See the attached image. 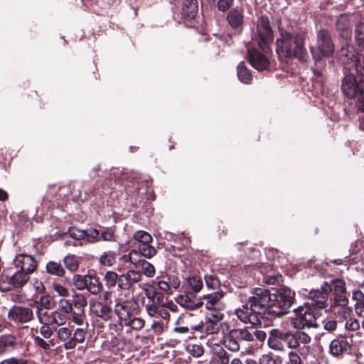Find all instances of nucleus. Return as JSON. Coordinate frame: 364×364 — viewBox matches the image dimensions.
<instances>
[{
  "mask_svg": "<svg viewBox=\"0 0 364 364\" xmlns=\"http://www.w3.org/2000/svg\"><path fill=\"white\" fill-rule=\"evenodd\" d=\"M279 37L277 39L276 44L279 58H296L301 63H306L309 59L305 47L306 32L282 27H279Z\"/></svg>",
  "mask_w": 364,
  "mask_h": 364,
  "instance_id": "obj_1",
  "label": "nucleus"
},
{
  "mask_svg": "<svg viewBox=\"0 0 364 364\" xmlns=\"http://www.w3.org/2000/svg\"><path fill=\"white\" fill-rule=\"evenodd\" d=\"M355 38L361 53L358 54L352 46L346 44L341 49V57L344 58L345 63H349V60L353 63L357 73L364 77V21L356 25Z\"/></svg>",
  "mask_w": 364,
  "mask_h": 364,
  "instance_id": "obj_2",
  "label": "nucleus"
},
{
  "mask_svg": "<svg viewBox=\"0 0 364 364\" xmlns=\"http://www.w3.org/2000/svg\"><path fill=\"white\" fill-rule=\"evenodd\" d=\"M294 294L287 287H282L271 294L270 314L276 316L285 314L294 303Z\"/></svg>",
  "mask_w": 364,
  "mask_h": 364,
  "instance_id": "obj_3",
  "label": "nucleus"
},
{
  "mask_svg": "<svg viewBox=\"0 0 364 364\" xmlns=\"http://www.w3.org/2000/svg\"><path fill=\"white\" fill-rule=\"evenodd\" d=\"M31 274L11 266L6 274L0 277V290L7 291L14 288L22 287L28 282Z\"/></svg>",
  "mask_w": 364,
  "mask_h": 364,
  "instance_id": "obj_4",
  "label": "nucleus"
},
{
  "mask_svg": "<svg viewBox=\"0 0 364 364\" xmlns=\"http://www.w3.org/2000/svg\"><path fill=\"white\" fill-rule=\"evenodd\" d=\"M309 49L314 60H321L323 57H328L334 52V45L331 35L327 30L321 29L317 33L316 46H310Z\"/></svg>",
  "mask_w": 364,
  "mask_h": 364,
  "instance_id": "obj_5",
  "label": "nucleus"
},
{
  "mask_svg": "<svg viewBox=\"0 0 364 364\" xmlns=\"http://www.w3.org/2000/svg\"><path fill=\"white\" fill-rule=\"evenodd\" d=\"M252 38L261 50H267L268 44L273 41V32L268 17L263 16L258 19L256 28L252 29Z\"/></svg>",
  "mask_w": 364,
  "mask_h": 364,
  "instance_id": "obj_6",
  "label": "nucleus"
},
{
  "mask_svg": "<svg viewBox=\"0 0 364 364\" xmlns=\"http://www.w3.org/2000/svg\"><path fill=\"white\" fill-rule=\"evenodd\" d=\"M260 316L266 312L270 314L271 293L262 288H256L248 298L247 302Z\"/></svg>",
  "mask_w": 364,
  "mask_h": 364,
  "instance_id": "obj_7",
  "label": "nucleus"
},
{
  "mask_svg": "<svg viewBox=\"0 0 364 364\" xmlns=\"http://www.w3.org/2000/svg\"><path fill=\"white\" fill-rule=\"evenodd\" d=\"M341 90L348 98L356 100V102L364 96V82L358 80L353 74L346 75L343 79Z\"/></svg>",
  "mask_w": 364,
  "mask_h": 364,
  "instance_id": "obj_8",
  "label": "nucleus"
},
{
  "mask_svg": "<svg viewBox=\"0 0 364 364\" xmlns=\"http://www.w3.org/2000/svg\"><path fill=\"white\" fill-rule=\"evenodd\" d=\"M151 242V235L146 231L138 230L133 235V244L137 247L136 250L144 257L149 259L156 254L155 247L150 245Z\"/></svg>",
  "mask_w": 364,
  "mask_h": 364,
  "instance_id": "obj_9",
  "label": "nucleus"
},
{
  "mask_svg": "<svg viewBox=\"0 0 364 364\" xmlns=\"http://www.w3.org/2000/svg\"><path fill=\"white\" fill-rule=\"evenodd\" d=\"M279 337L289 348H297L301 344H308L311 342V338L308 333L303 331H296V332L284 331L280 330V333H277Z\"/></svg>",
  "mask_w": 364,
  "mask_h": 364,
  "instance_id": "obj_10",
  "label": "nucleus"
},
{
  "mask_svg": "<svg viewBox=\"0 0 364 364\" xmlns=\"http://www.w3.org/2000/svg\"><path fill=\"white\" fill-rule=\"evenodd\" d=\"M332 291V286L324 282L320 289L311 290L309 293V298L311 301V305L315 308L324 309L329 306L328 297Z\"/></svg>",
  "mask_w": 364,
  "mask_h": 364,
  "instance_id": "obj_11",
  "label": "nucleus"
},
{
  "mask_svg": "<svg viewBox=\"0 0 364 364\" xmlns=\"http://www.w3.org/2000/svg\"><path fill=\"white\" fill-rule=\"evenodd\" d=\"M226 293L222 290L203 295L202 301L207 310L214 314H223L222 311L226 308V303L224 298Z\"/></svg>",
  "mask_w": 364,
  "mask_h": 364,
  "instance_id": "obj_12",
  "label": "nucleus"
},
{
  "mask_svg": "<svg viewBox=\"0 0 364 364\" xmlns=\"http://www.w3.org/2000/svg\"><path fill=\"white\" fill-rule=\"evenodd\" d=\"M70 302L73 311L70 320L75 324L82 326L86 317L87 299L82 294H75L73 296Z\"/></svg>",
  "mask_w": 364,
  "mask_h": 364,
  "instance_id": "obj_13",
  "label": "nucleus"
},
{
  "mask_svg": "<svg viewBox=\"0 0 364 364\" xmlns=\"http://www.w3.org/2000/svg\"><path fill=\"white\" fill-rule=\"evenodd\" d=\"M37 318L41 324L39 328L40 334L46 339L50 338L53 335L54 331L55 332V329L58 327L64 326L60 321H56L48 313L38 312Z\"/></svg>",
  "mask_w": 364,
  "mask_h": 364,
  "instance_id": "obj_14",
  "label": "nucleus"
},
{
  "mask_svg": "<svg viewBox=\"0 0 364 364\" xmlns=\"http://www.w3.org/2000/svg\"><path fill=\"white\" fill-rule=\"evenodd\" d=\"M262 50V52L255 48H247L248 60L251 65L257 70H266L269 66V60L266 55L269 51V47L267 46L265 52Z\"/></svg>",
  "mask_w": 364,
  "mask_h": 364,
  "instance_id": "obj_15",
  "label": "nucleus"
},
{
  "mask_svg": "<svg viewBox=\"0 0 364 364\" xmlns=\"http://www.w3.org/2000/svg\"><path fill=\"white\" fill-rule=\"evenodd\" d=\"M235 313L237 318L244 323H250L252 326L261 323L262 316L256 312L248 303L237 309Z\"/></svg>",
  "mask_w": 364,
  "mask_h": 364,
  "instance_id": "obj_16",
  "label": "nucleus"
},
{
  "mask_svg": "<svg viewBox=\"0 0 364 364\" xmlns=\"http://www.w3.org/2000/svg\"><path fill=\"white\" fill-rule=\"evenodd\" d=\"M11 266L18 269V270L32 274L36 270L38 262L36 259L30 255L19 254L13 259Z\"/></svg>",
  "mask_w": 364,
  "mask_h": 364,
  "instance_id": "obj_17",
  "label": "nucleus"
},
{
  "mask_svg": "<svg viewBox=\"0 0 364 364\" xmlns=\"http://www.w3.org/2000/svg\"><path fill=\"white\" fill-rule=\"evenodd\" d=\"M72 306L70 300L61 299L59 300L58 307L55 311L48 313L56 321L65 325L67 321L72 317Z\"/></svg>",
  "mask_w": 364,
  "mask_h": 364,
  "instance_id": "obj_18",
  "label": "nucleus"
},
{
  "mask_svg": "<svg viewBox=\"0 0 364 364\" xmlns=\"http://www.w3.org/2000/svg\"><path fill=\"white\" fill-rule=\"evenodd\" d=\"M134 304L132 300H116L114 311L121 322L124 323L134 314Z\"/></svg>",
  "mask_w": 364,
  "mask_h": 364,
  "instance_id": "obj_19",
  "label": "nucleus"
},
{
  "mask_svg": "<svg viewBox=\"0 0 364 364\" xmlns=\"http://www.w3.org/2000/svg\"><path fill=\"white\" fill-rule=\"evenodd\" d=\"M8 316L16 323H27L33 318V312L28 307L14 306L8 312Z\"/></svg>",
  "mask_w": 364,
  "mask_h": 364,
  "instance_id": "obj_20",
  "label": "nucleus"
},
{
  "mask_svg": "<svg viewBox=\"0 0 364 364\" xmlns=\"http://www.w3.org/2000/svg\"><path fill=\"white\" fill-rule=\"evenodd\" d=\"M142 274L139 271L128 270L119 275V289L129 290L134 284L141 282Z\"/></svg>",
  "mask_w": 364,
  "mask_h": 364,
  "instance_id": "obj_21",
  "label": "nucleus"
},
{
  "mask_svg": "<svg viewBox=\"0 0 364 364\" xmlns=\"http://www.w3.org/2000/svg\"><path fill=\"white\" fill-rule=\"evenodd\" d=\"M175 300L178 305L188 310L198 309L203 305L202 300L196 299V295L190 292L178 295Z\"/></svg>",
  "mask_w": 364,
  "mask_h": 364,
  "instance_id": "obj_22",
  "label": "nucleus"
},
{
  "mask_svg": "<svg viewBox=\"0 0 364 364\" xmlns=\"http://www.w3.org/2000/svg\"><path fill=\"white\" fill-rule=\"evenodd\" d=\"M223 314L210 313L204 322L203 331L207 334L218 333L222 326Z\"/></svg>",
  "mask_w": 364,
  "mask_h": 364,
  "instance_id": "obj_23",
  "label": "nucleus"
},
{
  "mask_svg": "<svg viewBox=\"0 0 364 364\" xmlns=\"http://www.w3.org/2000/svg\"><path fill=\"white\" fill-rule=\"evenodd\" d=\"M294 313L296 316L302 317L303 322L306 327L316 328L318 326L316 318L311 311L308 303L294 309Z\"/></svg>",
  "mask_w": 364,
  "mask_h": 364,
  "instance_id": "obj_24",
  "label": "nucleus"
},
{
  "mask_svg": "<svg viewBox=\"0 0 364 364\" xmlns=\"http://www.w3.org/2000/svg\"><path fill=\"white\" fill-rule=\"evenodd\" d=\"M156 284L160 290L167 295H171L173 290L178 289L181 286V280L177 276L171 275L159 280Z\"/></svg>",
  "mask_w": 364,
  "mask_h": 364,
  "instance_id": "obj_25",
  "label": "nucleus"
},
{
  "mask_svg": "<svg viewBox=\"0 0 364 364\" xmlns=\"http://www.w3.org/2000/svg\"><path fill=\"white\" fill-rule=\"evenodd\" d=\"M349 348L350 345L346 339L335 338L329 343L328 352L332 356L339 358Z\"/></svg>",
  "mask_w": 364,
  "mask_h": 364,
  "instance_id": "obj_26",
  "label": "nucleus"
},
{
  "mask_svg": "<svg viewBox=\"0 0 364 364\" xmlns=\"http://www.w3.org/2000/svg\"><path fill=\"white\" fill-rule=\"evenodd\" d=\"M243 342L240 340V336L237 329H232L229 331L228 335L224 338L223 344L226 348L232 351L237 352L240 349L241 343Z\"/></svg>",
  "mask_w": 364,
  "mask_h": 364,
  "instance_id": "obj_27",
  "label": "nucleus"
},
{
  "mask_svg": "<svg viewBox=\"0 0 364 364\" xmlns=\"http://www.w3.org/2000/svg\"><path fill=\"white\" fill-rule=\"evenodd\" d=\"M55 333L58 339L63 343L65 350L73 349V331L70 328L63 326L60 328L58 327Z\"/></svg>",
  "mask_w": 364,
  "mask_h": 364,
  "instance_id": "obj_28",
  "label": "nucleus"
},
{
  "mask_svg": "<svg viewBox=\"0 0 364 364\" xmlns=\"http://www.w3.org/2000/svg\"><path fill=\"white\" fill-rule=\"evenodd\" d=\"M55 301L54 299L50 295H43L39 298V301H34V306L36 309V316H38V312L41 313H50L46 310H50L55 306Z\"/></svg>",
  "mask_w": 364,
  "mask_h": 364,
  "instance_id": "obj_29",
  "label": "nucleus"
},
{
  "mask_svg": "<svg viewBox=\"0 0 364 364\" xmlns=\"http://www.w3.org/2000/svg\"><path fill=\"white\" fill-rule=\"evenodd\" d=\"M328 311L338 319L339 322L346 321L352 313V309L348 305L329 307Z\"/></svg>",
  "mask_w": 364,
  "mask_h": 364,
  "instance_id": "obj_30",
  "label": "nucleus"
},
{
  "mask_svg": "<svg viewBox=\"0 0 364 364\" xmlns=\"http://www.w3.org/2000/svg\"><path fill=\"white\" fill-rule=\"evenodd\" d=\"M146 311L151 317L161 318L166 321L170 319L169 312L161 306H154V304H146Z\"/></svg>",
  "mask_w": 364,
  "mask_h": 364,
  "instance_id": "obj_31",
  "label": "nucleus"
},
{
  "mask_svg": "<svg viewBox=\"0 0 364 364\" xmlns=\"http://www.w3.org/2000/svg\"><path fill=\"white\" fill-rule=\"evenodd\" d=\"M227 21L232 28H240L244 21V16L242 11L237 9L231 10L227 16Z\"/></svg>",
  "mask_w": 364,
  "mask_h": 364,
  "instance_id": "obj_32",
  "label": "nucleus"
},
{
  "mask_svg": "<svg viewBox=\"0 0 364 364\" xmlns=\"http://www.w3.org/2000/svg\"><path fill=\"white\" fill-rule=\"evenodd\" d=\"M198 12V1L197 0H185L181 14L187 18H193Z\"/></svg>",
  "mask_w": 364,
  "mask_h": 364,
  "instance_id": "obj_33",
  "label": "nucleus"
},
{
  "mask_svg": "<svg viewBox=\"0 0 364 364\" xmlns=\"http://www.w3.org/2000/svg\"><path fill=\"white\" fill-rule=\"evenodd\" d=\"M277 333H280L279 329L273 328L270 331L267 343L269 347L273 350H282L284 349L283 342Z\"/></svg>",
  "mask_w": 364,
  "mask_h": 364,
  "instance_id": "obj_34",
  "label": "nucleus"
},
{
  "mask_svg": "<svg viewBox=\"0 0 364 364\" xmlns=\"http://www.w3.org/2000/svg\"><path fill=\"white\" fill-rule=\"evenodd\" d=\"M87 287L86 289L93 295L100 293L103 289V285L100 279L93 274H87Z\"/></svg>",
  "mask_w": 364,
  "mask_h": 364,
  "instance_id": "obj_35",
  "label": "nucleus"
},
{
  "mask_svg": "<svg viewBox=\"0 0 364 364\" xmlns=\"http://www.w3.org/2000/svg\"><path fill=\"white\" fill-rule=\"evenodd\" d=\"M203 285L200 277L193 276L187 278L186 283L183 287H187L188 291L191 290V291L189 292L196 295L202 289Z\"/></svg>",
  "mask_w": 364,
  "mask_h": 364,
  "instance_id": "obj_36",
  "label": "nucleus"
},
{
  "mask_svg": "<svg viewBox=\"0 0 364 364\" xmlns=\"http://www.w3.org/2000/svg\"><path fill=\"white\" fill-rule=\"evenodd\" d=\"M230 356L228 353L220 346L214 350V356L211 360L212 364H228Z\"/></svg>",
  "mask_w": 364,
  "mask_h": 364,
  "instance_id": "obj_37",
  "label": "nucleus"
},
{
  "mask_svg": "<svg viewBox=\"0 0 364 364\" xmlns=\"http://www.w3.org/2000/svg\"><path fill=\"white\" fill-rule=\"evenodd\" d=\"M95 312L97 316L102 318L105 321H109L113 316L112 308L102 303L98 304L95 306Z\"/></svg>",
  "mask_w": 364,
  "mask_h": 364,
  "instance_id": "obj_38",
  "label": "nucleus"
},
{
  "mask_svg": "<svg viewBox=\"0 0 364 364\" xmlns=\"http://www.w3.org/2000/svg\"><path fill=\"white\" fill-rule=\"evenodd\" d=\"M135 268H141L143 273L147 277H153L155 275V268L152 264L144 259H138Z\"/></svg>",
  "mask_w": 364,
  "mask_h": 364,
  "instance_id": "obj_39",
  "label": "nucleus"
},
{
  "mask_svg": "<svg viewBox=\"0 0 364 364\" xmlns=\"http://www.w3.org/2000/svg\"><path fill=\"white\" fill-rule=\"evenodd\" d=\"M237 77L240 81L245 84L250 83L252 79V75L244 62H240L237 65Z\"/></svg>",
  "mask_w": 364,
  "mask_h": 364,
  "instance_id": "obj_40",
  "label": "nucleus"
},
{
  "mask_svg": "<svg viewBox=\"0 0 364 364\" xmlns=\"http://www.w3.org/2000/svg\"><path fill=\"white\" fill-rule=\"evenodd\" d=\"M87 325L86 327L76 328L73 332V349L77 343H83L87 334Z\"/></svg>",
  "mask_w": 364,
  "mask_h": 364,
  "instance_id": "obj_41",
  "label": "nucleus"
},
{
  "mask_svg": "<svg viewBox=\"0 0 364 364\" xmlns=\"http://www.w3.org/2000/svg\"><path fill=\"white\" fill-rule=\"evenodd\" d=\"M105 286L108 289H112L117 284L119 287V275L114 271H107L103 277Z\"/></svg>",
  "mask_w": 364,
  "mask_h": 364,
  "instance_id": "obj_42",
  "label": "nucleus"
},
{
  "mask_svg": "<svg viewBox=\"0 0 364 364\" xmlns=\"http://www.w3.org/2000/svg\"><path fill=\"white\" fill-rule=\"evenodd\" d=\"M100 264L106 267L113 266L116 262V254L112 251H107L102 253L99 259Z\"/></svg>",
  "mask_w": 364,
  "mask_h": 364,
  "instance_id": "obj_43",
  "label": "nucleus"
},
{
  "mask_svg": "<svg viewBox=\"0 0 364 364\" xmlns=\"http://www.w3.org/2000/svg\"><path fill=\"white\" fill-rule=\"evenodd\" d=\"M144 320L135 316L134 314L126 321L124 324L134 331H140L144 326Z\"/></svg>",
  "mask_w": 364,
  "mask_h": 364,
  "instance_id": "obj_44",
  "label": "nucleus"
},
{
  "mask_svg": "<svg viewBox=\"0 0 364 364\" xmlns=\"http://www.w3.org/2000/svg\"><path fill=\"white\" fill-rule=\"evenodd\" d=\"M46 269L48 273L58 277H62L65 273L62 265L56 262L50 261L48 262Z\"/></svg>",
  "mask_w": 364,
  "mask_h": 364,
  "instance_id": "obj_45",
  "label": "nucleus"
},
{
  "mask_svg": "<svg viewBox=\"0 0 364 364\" xmlns=\"http://www.w3.org/2000/svg\"><path fill=\"white\" fill-rule=\"evenodd\" d=\"M348 303L346 294H333V298L330 299L329 307L348 305Z\"/></svg>",
  "mask_w": 364,
  "mask_h": 364,
  "instance_id": "obj_46",
  "label": "nucleus"
},
{
  "mask_svg": "<svg viewBox=\"0 0 364 364\" xmlns=\"http://www.w3.org/2000/svg\"><path fill=\"white\" fill-rule=\"evenodd\" d=\"M15 344V338L11 335L0 337V354L6 350L8 347H12Z\"/></svg>",
  "mask_w": 364,
  "mask_h": 364,
  "instance_id": "obj_47",
  "label": "nucleus"
},
{
  "mask_svg": "<svg viewBox=\"0 0 364 364\" xmlns=\"http://www.w3.org/2000/svg\"><path fill=\"white\" fill-rule=\"evenodd\" d=\"M87 274H75L73 277V283L78 290H84L87 287Z\"/></svg>",
  "mask_w": 364,
  "mask_h": 364,
  "instance_id": "obj_48",
  "label": "nucleus"
},
{
  "mask_svg": "<svg viewBox=\"0 0 364 364\" xmlns=\"http://www.w3.org/2000/svg\"><path fill=\"white\" fill-rule=\"evenodd\" d=\"M65 267L70 272H75L78 269L79 264L77 258L73 255H68L64 258Z\"/></svg>",
  "mask_w": 364,
  "mask_h": 364,
  "instance_id": "obj_49",
  "label": "nucleus"
},
{
  "mask_svg": "<svg viewBox=\"0 0 364 364\" xmlns=\"http://www.w3.org/2000/svg\"><path fill=\"white\" fill-rule=\"evenodd\" d=\"M139 252L136 249L132 250L128 255H124L121 257V260L124 262H129L134 267L138 261V256L139 255Z\"/></svg>",
  "mask_w": 364,
  "mask_h": 364,
  "instance_id": "obj_50",
  "label": "nucleus"
},
{
  "mask_svg": "<svg viewBox=\"0 0 364 364\" xmlns=\"http://www.w3.org/2000/svg\"><path fill=\"white\" fill-rule=\"evenodd\" d=\"M331 292H333V294H346L345 282L341 279L334 280Z\"/></svg>",
  "mask_w": 364,
  "mask_h": 364,
  "instance_id": "obj_51",
  "label": "nucleus"
},
{
  "mask_svg": "<svg viewBox=\"0 0 364 364\" xmlns=\"http://www.w3.org/2000/svg\"><path fill=\"white\" fill-rule=\"evenodd\" d=\"M205 284L209 289H216L220 284V282L218 277L214 275H209L205 277Z\"/></svg>",
  "mask_w": 364,
  "mask_h": 364,
  "instance_id": "obj_52",
  "label": "nucleus"
},
{
  "mask_svg": "<svg viewBox=\"0 0 364 364\" xmlns=\"http://www.w3.org/2000/svg\"><path fill=\"white\" fill-rule=\"evenodd\" d=\"M142 289L146 298L149 300V303H151L156 296V294H157L158 291L154 287H152L149 284L143 287Z\"/></svg>",
  "mask_w": 364,
  "mask_h": 364,
  "instance_id": "obj_53",
  "label": "nucleus"
},
{
  "mask_svg": "<svg viewBox=\"0 0 364 364\" xmlns=\"http://www.w3.org/2000/svg\"><path fill=\"white\" fill-rule=\"evenodd\" d=\"M187 349L192 356L196 358L201 356L204 352L203 348L200 345L197 344L188 346Z\"/></svg>",
  "mask_w": 364,
  "mask_h": 364,
  "instance_id": "obj_54",
  "label": "nucleus"
},
{
  "mask_svg": "<svg viewBox=\"0 0 364 364\" xmlns=\"http://www.w3.org/2000/svg\"><path fill=\"white\" fill-rule=\"evenodd\" d=\"M344 322H345V328L347 331H355L356 330H358L360 328L359 322L356 319L352 318L350 316L349 318H348Z\"/></svg>",
  "mask_w": 364,
  "mask_h": 364,
  "instance_id": "obj_55",
  "label": "nucleus"
},
{
  "mask_svg": "<svg viewBox=\"0 0 364 364\" xmlns=\"http://www.w3.org/2000/svg\"><path fill=\"white\" fill-rule=\"evenodd\" d=\"M240 336V340L246 342L253 341V333L246 328H236Z\"/></svg>",
  "mask_w": 364,
  "mask_h": 364,
  "instance_id": "obj_56",
  "label": "nucleus"
},
{
  "mask_svg": "<svg viewBox=\"0 0 364 364\" xmlns=\"http://www.w3.org/2000/svg\"><path fill=\"white\" fill-rule=\"evenodd\" d=\"M353 299L358 301L356 305L364 304V284L362 285L361 289L359 290L353 291Z\"/></svg>",
  "mask_w": 364,
  "mask_h": 364,
  "instance_id": "obj_57",
  "label": "nucleus"
},
{
  "mask_svg": "<svg viewBox=\"0 0 364 364\" xmlns=\"http://www.w3.org/2000/svg\"><path fill=\"white\" fill-rule=\"evenodd\" d=\"M290 323H291V325L294 328L297 329V331H302V329L304 327H306V326L304 325V323L303 322L302 317H301V316H296V317L291 318H290Z\"/></svg>",
  "mask_w": 364,
  "mask_h": 364,
  "instance_id": "obj_58",
  "label": "nucleus"
},
{
  "mask_svg": "<svg viewBox=\"0 0 364 364\" xmlns=\"http://www.w3.org/2000/svg\"><path fill=\"white\" fill-rule=\"evenodd\" d=\"M53 288L54 291L62 297H67L70 294L69 290L61 284H53Z\"/></svg>",
  "mask_w": 364,
  "mask_h": 364,
  "instance_id": "obj_59",
  "label": "nucleus"
},
{
  "mask_svg": "<svg viewBox=\"0 0 364 364\" xmlns=\"http://www.w3.org/2000/svg\"><path fill=\"white\" fill-rule=\"evenodd\" d=\"M161 306L165 308L168 312H176L178 311L177 305L171 299L166 298L164 302L161 304Z\"/></svg>",
  "mask_w": 364,
  "mask_h": 364,
  "instance_id": "obj_60",
  "label": "nucleus"
},
{
  "mask_svg": "<svg viewBox=\"0 0 364 364\" xmlns=\"http://www.w3.org/2000/svg\"><path fill=\"white\" fill-rule=\"evenodd\" d=\"M85 237H87V239L91 242L97 241L100 235L99 231L92 228L85 230Z\"/></svg>",
  "mask_w": 364,
  "mask_h": 364,
  "instance_id": "obj_61",
  "label": "nucleus"
},
{
  "mask_svg": "<svg viewBox=\"0 0 364 364\" xmlns=\"http://www.w3.org/2000/svg\"><path fill=\"white\" fill-rule=\"evenodd\" d=\"M0 364H28V361L23 358H11L0 362Z\"/></svg>",
  "mask_w": 364,
  "mask_h": 364,
  "instance_id": "obj_62",
  "label": "nucleus"
},
{
  "mask_svg": "<svg viewBox=\"0 0 364 364\" xmlns=\"http://www.w3.org/2000/svg\"><path fill=\"white\" fill-rule=\"evenodd\" d=\"M259 364H277V363L271 355L264 354L259 358Z\"/></svg>",
  "mask_w": 364,
  "mask_h": 364,
  "instance_id": "obj_63",
  "label": "nucleus"
},
{
  "mask_svg": "<svg viewBox=\"0 0 364 364\" xmlns=\"http://www.w3.org/2000/svg\"><path fill=\"white\" fill-rule=\"evenodd\" d=\"M289 363L288 364H304L299 355L295 352L291 351L289 353Z\"/></svg>",
  "mask_w": 364,
  "mask_h": 364,
  "instance_id": "obj_64",
  "label": "nucleus"
}]
</instances>
